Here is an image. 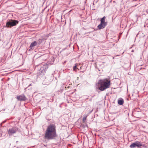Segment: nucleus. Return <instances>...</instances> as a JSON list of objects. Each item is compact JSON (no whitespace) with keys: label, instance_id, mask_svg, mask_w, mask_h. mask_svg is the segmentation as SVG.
<instances>
[{"label":"nucleus","instance_id":"nucleus-1","mask_svg":"<svg viewBox=\"0 0 148 148\" xmlns=\"http://www.w3.org/2000/svg\"><path fill=\"white\" fill-rule=\"evenodd\" d=\"M44 136L45 139H54L56 137V126L55 125L51 124L47 127L44 134Z\"/></svg>","mask_w":148,"mask_h":148},{"label":"nucleus","instance_id":"nucleus-2","mask_svg":"<svg viewBox=\"0 0 148 148\" xmlns=\"http://www.w3.org/2000/svg\"><path fill=\"white\" fill-rule=\"evenodd\" d=\"M111 85V81L110 79L105 78L100 79L98 81V87L101 91H103L109 88Z\"/></svg>","mask_w":148,"mask_h":148},{"label":"nucleus","instance_id":"nucleus-3","mask_svg":"<svg viewBox=\"0 0 148 148\" xmlns=\"http://www.w3.org/2000/svg\"><path fill=\"white\" fill-rule=\"evenodd\" d=\"M106 18V17L105 16L101 19V23L97 26V27L99 29H103L106 25L107 22L105 21Z\"/></svg>","mask_w":148,"mask_h":148},{"label":"nucleus","instance_id":"nucleus-4","mask_svg":"<svg viewBox=\"0 0 148 148\" xmlns=\"http://www.w3.org/2000/svg\"><path fill=\"white\" fill-rule=\"evenodd\" d=\"M18 23V21L12 20L6 23V27H12L15 26Z\"/></svg>","mask_w":148,"mask_h":148},{"label":"nucleus","instance_id":"nucleus-5","mask_svg":"<svg viewBox=\"0 0 148 148\" xmlns=\"http://www.w3.org/2000/svg\"><path fill=\"white\" fill-rule=\"evenodd\" d=\"M141 146L144 147V145L141 143V142L136 141L134 143L132 144L130 146L131 148H134L136 147L138 148H141Z\"/></svg>","mask_w":148,"mask_h":148},{"label":"nucleus","instance_id":"nucleus-6","mask_svg":"<svg viewBox=\"0 0 148 148\" xmlns=\"http://www.w3.org/2000/svg\"><path fill=\"white\" fill-rule=\"evenodd\" d=\"M17 130L16 127H13L8 130V133L10 136L12 135V134L16 133Z\"/></svg>","mask_w":148,"mask_h":148},{"label":"nucleus","instance_id":"nucleus-7","mask_svg":"<svg viewBox=\"0 0 148 148\" xmlns=\"http://www.w3.org/2000/svg\"><path fill=\"white\" fill-rule=\"evenodd\" d=\"M18 101H24L26 100V97L24 95H21L17 96L16 97Z\"/></svg>","mask_w":148,"mask_h":148},{"label":"nucleus","instance_id":"nucleus-8","mask_svg":"<svg viewBox=\"0 0 148 148\" xmlns=\"http://www.w3.org/2000/svg\"><path fill=\"white\" fill-rule=\"evenodd\" d=\"M37 44V42L36 41H34V42H32L31 44V45L29 47L31 49H34V47Z\"/></svg>","mask_w":148,"mask_h":148},{"label":"nucleus","instance_id":"nucleus-9","mask_svg":"<svg viewBox=\"0 0 148 148\" xmlns=\"http://www.w3.org/2000/svg\"><path fill=\"white\" fill-rule=\"evenodd\" d=\"M124 103L123 100V99H121L120 100H118V103L120 105H122Z\"/></svg>","mask_w":148,"mask_h":148},{"label":"nucleus","instance_id":"nucleus-10","mask_svg":"<svg viewBox=\"0 0 148 148\" xmlns=\"http://www.w3.org/2000/svg\"><path fill=\"white\" fill-rule=\"evenodd\" d=\"M87 117V116H84L83 119V121L84 123H86V118Z\"/></svg>","mask_w":148,"mask_h":148},{"label":"nucleus","instance_id":"nucleus-11","mask_svg":"<svg viewBox=\"0 0 148 148\" xmlns=\"http://www.w3.org/2000/svg\"><path fill=\"white\" fill-rule=\"evenodd\" d=\"M44 40V39H39L38 40V44H40L42 42L43 40Z\"/></svg>","mask_w":148,"mask_h":148},{"label":"nucleus","instance_id":"nucleus-12","mask_svg":"<svg viewBox=\"0 0 148 148\" xmlns=\"http://www.w3.org/2000/svg\"><path fill=\"white\" fill-rule=\"evenodd\" d=\"M76 64H75V65L73 66V71H76V69H77V65H76Z\"/></svg>","mask_w":148,"mask_h":148}]
</instances>
